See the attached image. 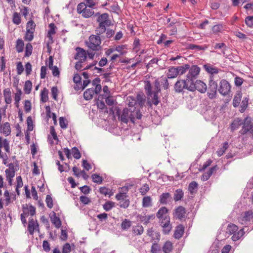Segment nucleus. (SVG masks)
Here are the masks:
<instances>
[{"mask_svg": "<svg viewBox=\"0 0 253 253\" xmlns=\"http://www.w3.org/2000/svg\"><path fill=\"white\" fill-rule=\"evenodd\" d=\"M144 89L147 95V103L150 105L153 104L155 106L158 105L160 102L161 92L160 84L158 79L154 82V86L153 87L150 81H146L145 83Z\"/></svg>", "mask_w": 253, "mask_h": 253, "instance_id": "nucleus-1", "label": "nucleus"}, {"mask_svg": "<svg viewBox=\"0 0 253 253\" xmlns=\"http://www.w3.org/2000/svg\"><path fill=\"white\" fill-rule=\"evenodd\" d=\"M97 17L96 21L98 25L95 29L96 35H100L106 32L108 37H110L109 33V28L111 26V20L109 18V15L107 13L100 14L99 12L96 13L94 15Z\"/></svg>", "mask_w": 253, "mask_h": 253, "instance_id": "nucleus-2", "label": "nucleus"}, {"mask_svg": "<svg viewBox=\"0 0 253 253\" xmlns=\"http://www.w3.org/2000/svg\"><path fill=\"white\" fill-rule=\"evenodd\" d=\"M112 108L113 107H112ZM134 114H132L131 109L125 108L121 113L120 110H116V112L115 113L112 108V117L114 118L115 119L117 118L119 121L126 124H127L129 120L133 123H134Z\"/></svg>", "mask_w": 253, "mask_h": 253, "instance_id": "nucleus-3", "label": "nucleus"}, {"mask_svg": "<svg viewBox=\"0 0 253 253\" xmlns=\"http://www.w3.org/2000/svg\"><path fill=\"white\" fill-rule=\"evenodd\" d=\"M146 101V97L144 94L141 92L137 94L136 96H129L127 97L126 102L129 107L133 108L135 110V108L139 106L142 107Z\"/></svg>", "mask_w": 253, "mask_h": 253, "instance_id": "nucleus-4", "label": "nucleus"}, {"mask_svg": "<svg viewBox=\"0 0 253 253\" xmlns=\"http://www.w3.org/2000/svg\"><path fill=\"white\" fill-rule=\"evenodd\" d=\"M88 47L93 51H98L101 48V39L99 35H91L86 42Z\"/></svg>", "mask_w": 253, "mask_h": 253, "instance_id": "nucleus-5", "label": "nucleus"}, {"mask_svg": "<svg viewBox=\"0 0 253 253\" xmlns=\"http://www.w3.org/2000/svg\"><path fill=\"white\" fill-rule=\"evenodd\" d=\"M77 11L85 18H88L94 14V11L91 8L87 7L84 2H81L78 4Z\"/></svg>", "mask_w": 253, "mask_h": 253, "instance_id": "nucleus-6", "label": "nucleus"}, {"mask_svg": "<svg viewBox=\"0 0 253 253\" xmlns=\"http://www.w3.org/2000/svg\"><path fill=\"white\" fill-rule=\"evenodd\" d=\"M188 73L186 75L187 82L190 84L194 82V80L198 77L200 71V68L197 65L189 66V69L187 70Z\"/></svg>", "mask_w": 253, "mask_h": 253, "instance_id": "nucleus-7", "label": "nucleus"}, {"mask_svg": "<svg viewBox=\"0 0 253 253\" xmlns=\"http://www.w3.org/2000/svg\"><path fill=\"white\" fill-rule=\"evenodd\" d=\"M188 88L190 91L197 90L201 93H205L207 89L206 84L201 80H197L195 83L194 82L190 84V85H189Z\"/></svg>", "mask_w": 253, "mask_h": 253, "instance_id": "nucleus-8", "label": "nucleus"}, {"mask_svg": "<svg viewBox=\"0 0 253 253\" xmlns=\"http://www.w3.org/2000/svg\"><path fill=\"white\" fill-rule=\"evenodd\" d=\"M243 126L239 133L241 135H244L249 132L253 128V123L251 117H246L242 124Z\"/></svg>", "mask_w": 253, "mask_h": 253, "instance_id": "nucleus-9", "label": "nucleus"}, {"mask_svg": "<svg viewBox=\"0 0 253 253\" xmlns=\"http://www.w3.org/2000/svg\"><path fill=\"white\" fill-rule=\"evenodd\" d=\"M231 90V86L230 84L225 80H222L220 82L219 87L218 88L219 92L224 95H228Z\"/></svg>", "mask_w": 253, "mask_h": 253, "instance_id": "nucleus-10", "label": "nucleus"}, {"mask_svg": "<svg viewBox=\"0 0 253 253\" xmlns=\"http://www.w3.org/2000/svg\"><path fill=\"white\" fill-rule=\"evenodd\" d=\"M190 85V83L187 82L186 80H181L177 81L174 84V90L176 92H181L184 89L189 91L188 88Z\"/></svg>", "mask_w": 253, "mask_h": 253, "instance_id": "nucleus-11", "label": "nucleus"}, {"mask_svg": "<svg viewBox=\"0 0 253 253\" xmlns=\"http://www.w3.org/2000/svg\"><path fill=\"white\" fill-rule=\"evenodd\" d=\"M127 195H116V198L119 201L118 205L121 208L126 209L129 205V201L127 199Z\"/></svg>", "mask_w": 253, "mask_h": 253, "instance_id": "nucleus-12", "label": "nucleus"}, {"mask_svg": "<svg viewBox=\"0 0 253 253\" xmlns=\"http://www.w3.org/2000/svg\"><path fill=\"white\" fill-rule=\"evenodd\" d=\"M253 220V212L252 211H245L241 217L239 218V222L242 224H247L249 222Z\"/></svg>", "mask_w": 253, "mask_h": 253, "instance_id": "nucleus-13", "label": "nucleus"}, {"mask_svg": "<svg viewBox=\"0 0 253 253\" xmlns=\"http://www.w3.org/2000/svg\"><path fill=\"white\" fill-rule=\"evenodd\" d=\"M22 211L23 212L21 214L22 215L26 216L27 217H28L29 214L31 216H33L36 213V208L32 205L29 206L28 204H26L22 206Z\"/></svg>", "mask_w": 253, "mask_h": 253, "instance_id": "nucleus-14", "label": "nucleus"}, {"mask_svg": "<svg viewBox=\"0 0 253 253\" xmlns=\"http://www.w3.org/2000/svg\"><path fill=\"white\" fill-rule=\"evenodd\" d=\"M28 230L31 235H33L35 231H39V224L33 218L29 219Z\"/></svg>", "mask_w": 253, "mask_h": 253, "instance_id": "nucleus-15", "label": "nucleus"}, {"mask_svg": "<svg viewBox=\"0 0 253 253\" xmlns=\"http://www.w3.org/2000/svg\"><path fill=\"white\" fill-rule=\"evenodd\" d=\"M174 216L180 220L185 218L186 217L185 209L182 206H179L175 210Z\"/></svg>", "mask_w": 253, "mask_h": 253, "instance_id": "nucleus-16", "label": "nucleus"}, {"mask_svg": "<svg viewBox=\"0 0 253 253\" xmlns=\"http://www.w3.org/2000/svg\"><path fill=\"white\" fill-rule=\"evenodd\" d=\"M76 50L77 53L75 57V59H78L80 58L81 61H85L86 58V54L85 50L83 48L79 47H77Z\"/></svg>", "mask_w": 253, "mask_h": 253, "instance_id": "nucleus-17", "label": "nucleus"}, {"mask_svg": "<svg viewBox=\"0 0 253 253\" xmlns=\"http://www.w3.org/2000/svg\"><path fill=\"white\" fill-rule=\"evenodd\" d=\"M138 219L140 221L144 224H147L150 222V220L155 218L154 214L147 215L145 214L138 215Z\"/></svg>", "mask_w": 253, "mask_h": 253, "instance_id": "nucleus-18", "label": "nucleus"}, {"mask_svg": "<svg viewBox=\"0 0 253 253\" xmlns=\"http://www.w3.org/2000/svg\"><path fill=\"white\" fill-rule=\"evenodd\" d=\"M184 228L182 225H178L175 229L174 237L175 239H180L184 233Z\"/></svg>", "mask_w": 253, "mask_h": 253, "instance_id": "nucleus-19", "label": "nucleus"}, {"mask_svg": "<svg viewBox=\"0 0 253 253\" xmlns=\"http://www.w3.org/2000/svg\"><path fill=\"white\" fill-rule=\"evenodd\" d=\"M50 220L52 223L54 224L56 228H59L61 227V221L60 218L56 216L54 212H53V215L50 216Z\"/></svg>", "mask_w": 253, "mask_h": 253, "instance_id": "nucleus-20", "label": "nucleus"}, {"mask_svg": "<svg viewBox=\"0 0 253 253\" xmlns=\"http://www.w3.org/2000/svg\"><path fill=\"white\" fill-rule=\"evenodd\" d=\"M0 132L7 136L10 134V126L9 123H5L2 126L0 127Z\"/></svg>", "mask_w": 253, "mask_h": 253, "instance_id": "nucleus-21", "label": "nucleus"}, {"mask_svg": "<svg viewBox=\"0 0 253 253\" xmlns=\"http://www.w3.org/2000/svg\"><path fill=\"white\" fill-rule=\"evenodd\" d=\"M178 76V72L176 67H170L168 70L167 77L169 79H173Z\"/></svg>", "mask_w": 253, "mask_h": 253, "instance_id": "nucleus-22", "label": "nucleus"}, {"mask_svg": "<svg viewBox=\"0 0 253 253\" xmlns=\"http://www.w3.org/2000/svg\"><path fill=\"white\" fill-rule=\"evenodd\" d=\"M171 199V195L169 193H164L160 197V202L163 204H167Z\"/></svg>", "mask_w": 253, "mask_h": 253, "instance_id": "nucleus-23", "label": "nucleus"}, {"mask_svg": "<svg viewBox=\"0 0 253 253\" xmlns=\"http://www.w3.org/2000/svg\"><path fill=\"white\" fill-rule=\"evenodd\" d=\"M242 93L241 91H238L235 95L233 100V105L234 107H237L239 106L241 100Z\"/></svg>", "mask_w": 253, "mask_h": 253, "instance_id": "nucleus-24", "label": "nucleus"}, {"mask_svg": "<svg viewBox=\"0 0 253 253\" xmlns=\"http://www.w3.org/2000/svg\"><path fill=\"white\" fill-rule=\"evenodd\" d=\"M103 91L105 94V102L108 105L111 106V97L110 96V91L109 90L108 87L107 85H105L103 87Z\"/></svg>", "mask_w": 253, "mask_h": 253, "instance_id": "nucleus-25", "label": "nucleus"}, {"mask_svg": "<svg viewBox=\"0 0 253 253\" xmlns=\"http://www.w3.org/2000/svg\"><path fill=\"white\" fill-rule=\"evenodd\" d=\"M188 48L189 49L195 50L196 51L205 50L208 48V46L206 45H199L191 43L188 45Z\"/></svg>", "mask_w": 253, "mask_h": 253, "instance_id": "nucleus-26", "label": "nucleus"}, {"mask_svg": "<svg viewBox=\"0 0 253 253\" xmlns=\"http://www.w3.org/2000/svg\"><path fill=\"white\" fill-rule=\"evenodd\" d=\"M242 124L243 122L241 119L239 118L235 119L231 125V131H234L235 130L238 129Z\"/></svg>", "mask_w": 253, "mask_h": 253, "instance_id": "nucleus-27", "label": "nucleus"}, {"mask_svg": "<svg viewBox=\"0 0 253 253\" xmlns=\"http://www.w3.org/2000/svg\"><path fill=\"white\" fill-rule=\"evenodd\" d=\"M216 169V167H213L207 172L204 173L201 177V179L203 181L208 180L211 176L212 175L213 172Z\"/></svg>", "mask_w": 253, "mask_h": 253, "instance_id": "nucleus-28", "label": "nucleus"}, {"mask_svg": "<svg viewBox=\"0 0 253 253\" xmlns=\"http://www.w3.org/2000/svg\"><path fill=\"white\" fill-rule=\"evenodd\" d=\"M95 93L93 88H88L84 93V98L86 100H89L93 98V94Z\"/></svg>", "mask_w": 253, "mask_h": 253, "instance_id": "nucleus-29", "label": "nucleus"}, {"mask_svg": "<svg viewBox=\"0 0 253 253\" xmlns=\"http://www.w3.org/2000/svg\"><path fill=\"white\" fill-rule=\"evenodd\" d=\"M3 95L5 101L7 104L11 102V91L9 88H6L3 90Z\"/></svg>", "mask_w": 253, "mask_h": 253, "instance_id": "nucleus-30", "label": "nucleus"}, {"mask_svg": "<svg viewBox=\"0 0 253 253\" xmlns=\"http://www.w3.org/2000/svg\"><path fill=\"white\" fill-rule=\"evenodd\" d=\"M168 211V210L167 208L164 207L161 208L158 211L156 214L157 217L160 219H163L165 217L164 215L166 214Z\"/></svg>", "mask_w": 253, "mask_h": 253, "instance_id": "nucleus-31", "label": "nucleus"}, {"mask_svg": "<svg viewBox=\"0 0 253 253\" xmlns=\"http://www.w3.org/2000/svg\"><path fill=\"white\" fill-rule=\"evenodd\" d=\"M144 231L143 227L141 225H137L133 227L132 232L135 235H140Z\"/></svg>", "mask_w": 253, "mask_h": 253, "instance_id": "nucleus-32", "label": "nucleus"}, {"mask_svg": "<svg viewBox=\"0 0 253 253\" xmlns=\"http://www.w3.org/2000/svg\"><path fill=\"white\" fill-rule=\"evenodd\" d=\"M204 67L206 71L211 74H217L218 73V69L211 65L209 64L205 65Z\"/></svg>", "mask_w": 253, "mask_h": 253, "instance_id": "nucleus-33", "label": "nucleus"}, {"mask_svg": "<svg viewBox=\"0 0 253 253\" xmlns=\"http://www.w3.org/2000/svg\"><path fill=\"white\" fill-rule=\"evenodd\" d=\"M184 193L181 189H177L174 194L173 199L175 201L181 200L183 198Z\"/></svg>", "mask_w": 253, "mask_h": 253, "instance_id": "nucleus-34", "label": "nucleus"}, {"mask_svg": "<svg viewBox=\"0 0 253 253\" xmlns=\"http://www.w3.org/2000/svg\"><path fill=\"white\" fill-rule=\"evenodd\" d=\"M48 90L46 88H44L43 90H42L41 93V100L42 102H46L48 99Z\"/></svg>", "mask_w": 253, "mask_h": 253, "instance_id": "nucleus-35", "label": "nucleus"}, {"mask_svg": "<svg viewBox=\"0 0 253 253\" xmlns=\"http://www.w3.org/2000/svg\"><path fill=\"white\" fill-rule=\"evenodd\" d=\"M198 184L195 181L191 182L188 186V190L191 194L195 193L198 189Z\"/></svg>", "mask_w": 253, "mask_h": 253, "instance_id": "nucleus-36", "label": "nucleus"}, {"mask_svg": "<svg viewBox=\"0 0 253 253\" xmlns=\"http://www.w3.org/2000/svg\"><path fill=\"white\" fill-rule=\"evenodd\" d=\"M176 68L178 72V75H183L187 71L188 69H189V65L188 64H184L183 66L177 67Z\"/></svg>", "mask_w": 253, "mask_h": 253, "instance_id": "nucleus-37", "label": "nucleus"}, {"mask_svg": "<svg viewBox=\"0 0 253 253\" xmlns=\"http://www.w3.org/2000/svg\"><path fill=\"white\" fill-rule=\"evenodd\" d=\"M152 206V199L150 196L143 197L142 199V206L144 208L149 207Z\"/></svg>", "mask_w": 253, "mask_h": 253, "instance_id": "nucleus-38", "label": "nucleus"}, {"mask_svg": "<svg viewBox=\"0 0 253 253\" xmlns=\"http://www.w3.org/2000/svg\"><path fill=\"white\" fill-rule=\"evenodd\" d=\"M172 249V244L170 241H167L163 247L165 253H169Z\"/></svg>", "mask_w": 253, "mask_h": 253, "instance_id": "nucleus-39", "label": "nucleus"}, {"mask_svg": "<svg viewBox=\"0 0 253 253\" xmlns=\"http://www.w3.org/2000/svg\"><path fill=\"white\" fill-rule=\"evenodd\" d=\"M24 42L21 39H18L16 41V51L18 52H21L23 50L24 48Z\"/></svg>", "mask_w": 253, "mask_h": 253, "instance_id": "nucleus-40", "label": "nucleus"}, {"mask_svg": "<svg viewBox=\"0 0 253 253\" xmlns=\"http://www.w3.org/2000/svg\"><path fill=\"white\" fill-rule=\"evenodd\" d=\"M0 142L2 145V148L3 147L6 152L9 153L10 147L9 141L6 139H4L3 140H2V137H0Z\"/></svg>", "mask_w": 253, "mask_h": 253, "instance_id": "nucleus-41", "label": "nucleus"}, {"mask_svg": "<svg viewBox=\"0 0 253 253\" xmlns=\"http://www.w3.org/2000/svg\"><path fill=\"white\" fill-rule=\"evenodd\" d=\"M32 82L28 80L25 82L24 87V90L26 94H29L32 89Z\"/></svg>", "mask_w": 253, "mask_h": 253, "instance_id": "nucleus-42", "label": "nucleus"}, {"mask_svg": "<svg viewBox=\"0 0 253 253\" xmlns=\"http://www.w3.org/2000/svg\"><path fill=\"white\" fill-rule=\"evenodd\" d=\"M249 102V98L247 97H245L243 98L241 104L240 106V112L243 113L246 109L248 107Z\"/></svg>", "mask_w": 253, "mask_h": 253, "instance_id": "nucleus-43", "label": "nucleus"}, {"mask_svg": "<svg viewBox=\"0 0 253 253\" xmlns=\"http://www.w3.org/2000/svg\"><path fill=\"white\" fill-rule=\"evenodd\" d=\"M228 147V143L227 142H225L222 146L217 151L218 156H221L225 152L226 150Z\"/></svg>", "mask_w": 253, "mask_h": 253, "instance_id": "nucleus-44", "label": "nucleus"}, {"mask_svg": "<svg viewBox=\"0 0 253 253\" xmlns=\"http://www.w3.org/2000/svg\"><path fill=\"white\" fill-rule=\"evenodd\" d=\"M238 227L235 224H229L227 227V232L230 234H233L236 233L238 230Z\"/></svg>", "mask_w": 253, "mask_h": 253, "instance_id": "nucleus-45", "label": "nucleus"}, {"mask_svg": "<svg viewBox=\"0 0 253 253\" xmlns=\"http://www.w3.org/2000/svg\"><path fill=\"white\" fill-rule=\"evenodd\" d=\"M32 50H33V46H32L31 43H28L26 45L25 56H26V57L30 56L32 53Z\"/></svg>", "mask_w": 253, "mask_h": 253, "instance_id": "nucleus-46", "label": "nucleus"}, {"mask_svg": "<svg viewBox=\"0 0 253 253\" xmlns=\"http://www.w3.org/2000/svg\"><path fill=\"white\" fill-rule=\"evenodd\" d=\"M147 234L148 236L151 237L152 238H156L157 239H159L160 237L159 233L154 232L152 228L148 229L147 230Z\"/></svg>", "mask_w": 253, "mask_h": 253, "instance_id": "nucleus-47", "label": "nucleus"}, {"mask_svg": "<svg viewBox=\"0 0 253 253\" xmlns=\"http://www.w3.org/2000/svg\"><path fill=\"white\" fill-rule=\"evenodd\" d=\"M131 226V222L125 219L121 224L122 228L123 230H127Z\"/></svg>", "mask_w": 253, "mask_h": 253, "instance_id": "nucleus-48", "label": "nucleus"}, {"mask_svg": "<svg viewBox=\"0 0 253 253\" xmlns=\"http://www.w3.org/2000/svg\"><path fill=\"white\" fill-rule=\"evenodd\" d=\"M97 106L99 109H103L105 108V102L103 101L102 96H98L97 101Z\"/></svg>", "mask_w": 253, "mask_h": 253, "instance_id": "nucleus-49", "label": "nucleus"}, {"mask_svg": "<svg viewBox=\"0 0 253 253\" xmlns=\"http://www.w3.org/2000/svg\"><path fill=\"white\" fill-rule=\"evenodd\" d=\"M34 31H29V30H26L25 40L28 41H32L34 38Z\"/></svg>", "mask_w": 253, "mask_h": 253, "instance_id": "nucleus-50", "label": "nucleus"}, {"mask_svg": "<svg viewBox=\"0 0 253 253\" xmlns=\"http://www.w3.org/2000/svg\"><path fill=\"white\" fill-rule=\"evenodd\" d=\"M72 153L74 158L76 159H79L81 157V153L79 149L76 147H74L72 149Z\"/></svg>", "mask_w": 253, "mask_h": 253, "instance_id": "nucleus-51", "label": "nucleus"}, {"mask_svg": "<svg viewBox=\"0 0 253 253\" xmlns=\"http://www.w3.org/2000/svg\"><path fill=\"white\" fill-rule=\"evenodd\" d=\"M161 225L163 228H164L167 226L171 225L170 224V218L169 216H165L164 219L161 221Z\"/></svg>", "mask_w": 253, "mask_h": 253, "instance_id": "nucleus-52", "label": "nucleus"}, {"mask_svg": "<svg viewBox=\"0 0 253 253\" xmlns=\"http://www.w3.org/2000/svg\"><path fill=\"white\" fill-rule=\"evenodd\" d=\"M209 89L217 90V84L216 82L213 81L212 77H210V80L209 81Z\"/></svg>", "mask_w": 253, "mask_h": 253, "instance_id": "nucleus-53", "label": "nucleus"}, {"mask_svg": "<svg viewBox=\"0 0 253 253\" xmlns=\"http://www.w3.org/2000/svg\"><path fill=\"white\" fill-rule=\"evenodd\" d=\"M13 22L16 25H19L21 23V17L20 14L17 12L14 13L13 16Z\"/></svg>", "mask_w": 253, "mask_h": 253, "instance_id": "nucleus-54", "label": "nucleus"}, {"mask_svg": "<svg viewBox=\"0 0 253 253\" xmlns=\"http://www.w3.org/2000/svg\"><path fill=\"white\" fill-rule=\"evenodd\" d=\"M208 96L210 99H214L216 97L217 90L209 89L208 91Z\"/></svg>", "mask_w": 253, "mask_h": 253, "instance_id": "nucleus-55", "label": "nucleus"}, {"mask_svg": "<svg viewBox=\"0 0 253 253\" xmlns=\"http://www.w3.org/2000/svg\"><path fill=\"white\" fill-rule=\"evenodd\" d=\"M125 48H126V45H119L116 47L115 50L120 52L121 55H123L126 52L124 50V49Z\"/></svg>", "mask_w": 253, "mask_h": 253, "instance_id": "nucleus-56", "label": "nucleus"}, {"mask_svg": "<svg viewBox=\"0 0 253 253\" xmlns=\"http://www.w3.org/2000/svg\"><path fill=\"white\" fill-rule=\"evenodd\" d=\"M45 202L48 208L51 209L53 207V201L50 195H47L46 196Z\"/></svg>", "mask_w": 253, "mask_h": 253, "instance_id": "nucleus-57", "label": "nucleus"}, {"mask_svg": "<svg viewBox=\"0 0 253 253\" xmlns=\"http://www.w3.org/2000/svg\"><path fill=\"white\" fill-rule=\"evenodd\" d=\"M92 180L94 182L101 183L102 181V177L97 174H93L91 176Z\"/></svg>", "mask_w": 253, "mask_h": 253, "instance_id": "nucleus-58", "label": "nucleus"}, {"mask_svg": "<svg viewBox=\"0 0 253 253\" xmlns=\"http://www.w3.org/2000/svg\"><path fill=\"white\" fill-rule=\"evenodd\" d=\"M149 190V187L147 184H144L142 187L139 189V192L142 195H144Z\"/></svg>", "mask_w": 253, "mask_h": 253, "instance_id": "nucleus-59", "label": "nucleus"}, {"mask_svg": "<svg viewBox=\"0 0 253 253\" xmlns=\"http://www.w3.org/2000/svg\"><path fill=\"white\" fill-rule=\"evenodd\" d=\"M59 125L60 127L63 129L66 128L68 126V124L66 122V120L63 117H60L59 118Z\"/></svg>", "mask_w": 253, "mask_h": 253, "instance_id": "nucleus-60", "label": "nucleus"}, {"mask_svg": "<svg viewBox=\"0 0 253 253\" xmlns=\"http://www.w3.org/2000/svg\"><path fill=\"white\" fill-rule=\"evenodd\" d=\"M35 24L33 21H29L27 24L26 30L35 31Z\"/></svg>", "mask_w": 253, "mask_h": 253, "instance_id": "nucleus-61", "label": "nucleus"}, {"mask_svg": "<svg viewBox=\"0 0 253 253\" xmlns=\"http://www.w3.org/2000/svg\"><path fill=\"white\" fill-rule=\"evenodd\" d=\"M71 251V246L69 243H66L63 247L62 253H69Z\"/></svg>", "mask_w": 253, "mask_h": 253, "instance_id": "nucleus-62", "label": "nucleus"}, {"mask_svg": "<svg viewBox=\"0 0 253 253\" xmlns=\"http://www.w3.org/2000/svg\"><path fill=\"white\" fill-rule=\"evenodd\" d=\"M24 109L26 112H29L31 110V103L29 100L25 101Z\"/></svg>", "mask_w": 253, "mask_h": 253, "instance_id": "nucleus-63", "label": "nucleus"}, {"mask_svg": "<svg viewBox=\"0 0 253 253\" xmlns=\"http://www.w3.org/2000/svg\"><path fill=\"white\" fill-rule=\"evenodd\" d=\"M243 82V79L239 77L236 76L234 79L235 85L237 86H240Z\"/></svg>", "mask_w": 253, "mask_h": 253, "instance_id": "nucleus-64", "label": "nucleus"}]
</instances>
